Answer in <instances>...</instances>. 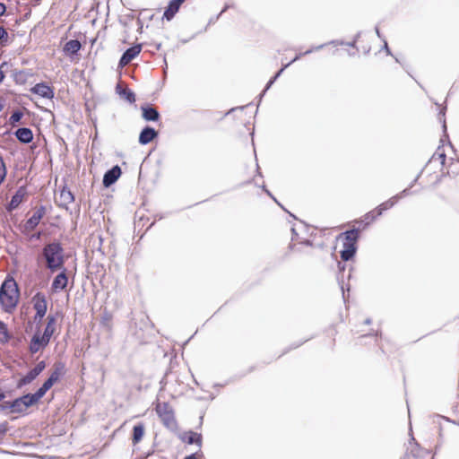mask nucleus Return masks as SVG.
<instances>
[{
  "label": "nucleus",
  "instance_id": "nucleus-51",
  "mask_svg": "<svg viewBox=\"0 0 459 459\" xmlns=\"http://www.w3.org/2000/svg\"><path fill=\"white\" fill-rule=\"evenodd\" d=\"M376 31H377V34L379 36V30H378V29H377V30H376Z\"/></svg>",
  "mask_w": 459,
  "mask_h": 459
},
{
  "label": "nucleus",
  "instance_id": "nucleus-12",
  "mask_svg": "<svg viewBox=\"0 0 459 459\" xmlns=\"http://www.w3.org/2000/svg\"><path fill=\"white\" fill-rule=\"evenodd\" d=\"M31 91L42 98L52 99L54 97V91L51 87L45 83H38L32 89Z\"/></svg>",
  "mask_w": 459,
  "mask_h": 459
},
{
  "label": "nucleus",
  "instance_id": "nucleus-35",
  "mask_svg": "<svg viewBox=\"0 0 459 459\" xmlns=\"http://www.w3.org/2000/svg\"><path fill=\"white\" fill-rule=\"evenodd\" d=\"M22 117V114L21 112H14L11 117H10V121L11 123L14 124V123H17L21 120Z\"/></svg>",
  "mask_w": 459,
  "mask_h": 459
},
{
  "label": "nucleus",
  "instance_id": "nucleus-49",
  "mask_svg": "<svg viewBox=\"0 0 459 459\" xmlns=\"http://www.w3.org/2000/svg\"><path fill=\"white\" fill-rule=\"evenodd\" d=\"M304 244H306L307 246H310L311 245V241L310 240H306V241H304Z\"/></svg>",
  "mask_w": 459,
  "mask_h": 459
},
{
  "label": "nucleus",
  "instance_id": "nucleus-3",
  "mask_svg": "<svg viewBox=\"0 0 459 459\" xmlns=\"http://www.w3.org/2000/svg\"><path fill=\"white\" fill-rule=\"evenodd\" d=\"M432 159L439 160L442 165H445L446 159L449 160H459L455 145H438Z\"/></svg>",
  "mask_w": 459,
  "mask_h": 459
},
{
  "label": "nucleus",
  "instance_id": "nucleus-11",
  "mask_svg": "<svg viewBox=\"0 0 459 459\" xmlns=\"http://www.w3.org/2000/svg\"><path fill=\"white\" fill-rule=\"evenodd\" d=\"M141 52V46L136 45L130 48H128L122 56L119 65L120 66H126L127 64H129L135 56L139 55Z\"/></svg>",
  "mask_w": 459,
  "mask_h": 459
},
{
  "label": "nucleus",
  "instance_id": "nucleus-42",
  "mask_svg": "<svg viewBox=\"0 0 459 459\" xmlns=\"http://www.w3.org/2000/svg\"><path fill=\"white\" fill-rule=\"evenodd\" d=\"M12 404V401H7V402H4L0 407H1V410H6V409H9L10 410V405Z\"/></svg>",
  "mask_w": 459,
  "mask_h": 459
},
{
  "label": "nucleus",
  "instance_id": "nucleus-47",
  "mask_svg": "<svg viewBox=\"0 0 459 459\" xmlns=\"http://www.w3.org/2000/svg\"><path fill=\"white\" fill-rule=\"evenodd\" d=\"M5 397L4 394L0 392V401H2Z\"/></svg>",
  "mask_w": 459,
  "mask_h": 459
},
{
  "label": "nucleus",
  "instance_id": "nucleus-32",
  "mask_svg": "<svg viewBox=\"0 0 459 459\" xmlns=\"http://www.w3.org/2000/svg\"><path fill=\"white\" fill-rule=\"evenodd\" d=\"M48 391L41 385L34 394H30L35 404L45 395Z\"/></svg>",
  "mask_w": 459,
  "mask_h": 459
},
{
  "label": "nucleus",
  "instance_id": "nucleus-14",
  "mask_svg": "<svg viewBox=\"0 0 459 459\" xmlns=\"http://www.w3.org/2000/svg\"><path fill=\"white\" fill-rule=\"evenodd\" d=\"M26 195V191L23 187H20L15 194L12 196L10 203L7 205V210L12 212L16 209L20 204L22 202L24 196Z\"/></svg>",
  "mask_w": 459,
  "mask_h": 459
},
{
  "label": "nucleus",
  "instance_id": "nucleus-26",
  "mask_svg": "<svg viewBox=\"0 0 459 459\" xmlns=\"http://www.w3.org/2000/svg\"><path fill=\"white\" fill-rule=\"evenodd\" d=\"M143 434H144V426L142 423L134 426L133 437H132L133 443L134 444L139 443L142 440Z\"/></svg>",
  "mask_w": 459,
  "mask_h": 459
},
{
  "label": "nucleus",
  "instance_id": "nucleus-48",
  "mask_svg": "<svg viewBox=\"0 0 459 459\" xmlns=\"http://www.w3.org/2000/svg\"><path fill=\"white\" fill-rule=\"evenodd\" d=\"M385 48L386 52L389 54V49H388L386 41H385Z\"/></svg>",
  "mask_w": 459,
  "mask_h": 459
},
{
  "label": "nucleus",
  "instance_id": "nucleus-55",
  "mask_svg": "<svg viewBox=\"0 0 459 459\" xmlns=\"http://www.w3.org/2000/svg\"><path fill=\"white\" fill-rule=\"evenodd\" d=\"M0 160H2V158L0 157Z\"/></svg>",
  "mask_w": 459,
  "mask_h": 459
},
{
  "label": "nucleus",
  "instance_id": "nucleus-22",
  "mask_svg": "<svg viewBox=\"0 0 459 459\" xmlns=\"http://www.w3.org/2000/svg\"><path fill=\"white\" fill-rule=\"evenodd\" d=\"M65 374V364L62 362H56L54 365V369L51 372L49 378L56 383Z\"/></svg>",
  "mask_w": 459,
  "mask_h": 459
},
{
  "label": "nucleus",
  "instance_id": "nucleus-21",
  "mask_svg": "<svg viewBox=\"0 0 459 459\" xmlns=\"http://www.w3.org/2000/svg\"><path fill=\"white\" fill-rule=\"evenodd\" d=\"M116 91L119 96L126 99L128 102L133 103L135 101L134 93L128 89L122 88L120 84L117 85Z\"/></svg>",
  "mask_w": 459,
  "mask_h": 459
},
{
  "label": "nucleus",
  "instance_id": "nucleus-6",
  "mask_svg": "<svg viewBox=\"0 0 459 459\" xmlns=\"http://www.w3.org/2000/svg\"><path fill=\"white\" fill-rule=\"evenodd\" d=\"M32 303L36 311L35 319L41 320L48 309L45 295L41 292H37L32 298Z\"/></svg>",
  "mask_w": 459,
  "mask_h": 459
},
{
  "label": "nucleus",
  "instance_id": "nucleus-27",
  "mask_svg": "<svg viewBox=\"0 0 459 459\" xmlns=\"http://www.w3.org/2000/svg\"><path fill=\"white\" fill-rule=\"evenodd\" d=\"M81 47V43L78 40L72 39L66 42L64 51L67 54H75L80 50Z\"/></svg>",
  "mask_w": 459,
  "mask_h": 459
},
{
  "label": "nucleus",
  "instance_id": "nucleus-52",
  "mask_svg": "<svg viewBox=\"0 0 459 459\" xmlns=\"http://www.w3.org/2000/svg\"><path fill=\"white\" fill-rule=\"evenodd\" d=\"M310 52H311V50H307V51L305 52V54H308Z\"/></svg>",
  "mask_w": 459,
  "mask_h": 459
},
{
  "label": "nucleus",
  "instance_id": "nucleus-28",
  "mask_svg": "<svg viewBox=\"0 0 459 459\" xmlns=\"http://www.w3.org/2000/svg\"><path fill=\"white\" fill-rule=\"evenodd\" d=\"M344 235V242L343 243H353L354 245H357V240L359 238V230L358 229H352L350 230H347L343 233Z\"/></svg>",
  "mask_w": 459,
  "mask_h": 459
},
{
  "label": "nucleus",
  "instance_id": "nucleus-36",
  "mask_svg": "<svg viewBox=\"0 0 459 459\" xmlns=\"http://www.w3.org/2000/svg\"><path fill=\"white\" fill-rule=\"evenodd\" d=\"M289 65H290V63H289V64H287V65H284V67H283V68H281V69L277 73V74H276V75H275V76H274V77H273V79H272V80L267 83L266 88H265V91H266V90H268V89L272 86V84H273V82L276 80V78H277L279 75H281V74L282 73V71H283V70H284V69H285Z\"/></svg>",
  "mask_w": 459,
  "mask_h": 459
},
{
  "label": "nucleus",
  "instance_id": "nucleus-10",
  "mask_svg": "<svg viewBox=\"0 0 459 459\" xmlns=\"http://www.w3.org/2000/svg\"><path fill=\"white\" fill-rule=\"evenodd\" d=\"M46 213L45 206H39L33 215L26 221L25 228L28 230H33L39 223L40 220Z\"/></svg>",
  "mask_w": 459,
  "mask_h": 459
},
{
  "label": "nucleus",
  "instance_id": "nucleus-37",
  "mask_svg": "<svg viewBox=\"0 0 459 459\" xmlns=\"http://www.w3.org/2000/svg\"><path fill=\"white\" fill-rule=\"evenodd\" d=\"M5 177V169L3 160H0V184L4 181Z\"/></svg>",
  "mask_w": 459,
  "mask_h": 459
},
{
  "label": "nucleus",
  "instance_id": "nucleus-40",
  "mask_svg": "<svg viewBox=\"0 0 459 459\" xmlns=\"http://www.w3.org/2000/svg\"><path fill=\"white\" fill-rule=\"evenodd\" d=\"M8 429L7 422H3L0 424V437H3Z\"/></svg>",
  "mask_w": 459,
  "mask_h": 459
},
{
  "label": "nucleus",
  "instance_id": "nucleus-1",
  "mask_svg": "<svg viewBox=\"0 0 459 459\" xmlns=\"http://www.w3.org/2000/svg\"><path fill=\"white\" fill-rule=\"evenodd\" d=\"M42 255L46 261V266L51 272H56L64 266V250L58 242L47 244L43 250Z\"/></svg>",
  "mask_w": 459,
  "mask_h": 459
},
{
  "label": "nucleus",
  "instance_id": "nucleus-38",
  "mask_svg": "<svg viewBox=\"0 0 459 459\" xmlns=\"http://www.w3.org/2000/svg\"><path fill=\"white\" fill-rule=\"evenodd\" d=\"M8 39V33L3 27H0V40L6 42Z\"/></svg>",
  "mask_w": 459,
  "mask_h": 459
},
{
  "label": "nucleus",
  "instance_id": "nucleus-23",
  "mask_svg": "<svg viewBox=\"0 0 459 459\" xmlns=\"http://www.w3.org/2000/svg\"><path fill=\"white\" fill-rule=\"evenodd\" d=\"M65 374V364L62 362H56L54 365V369L51 372L49 378L56 383Z\"/></svg>",
  "mask_w": 459,
  "mask_h": 459
},
{
  "label": "nucleus",
  "instance_id": "nucleus-31",
  "mask_svg": "<svg viewBox=\"0 0 459 459\" xmlns=\"http://www.w3.org/2000/svg\"><path fill=\"white\" fill-rule=\"evenodd\" d=\"M10 335L8 333V330L6 325L0 320V342L5 343L9 341Z\"/></svg>",
  "mask_w": 459,
  "mask_h": 459
},
{
  "label": "nucleus",
  "instance_id": "nucleus-16",
  "mask_svg": "<svg viewBox=\"0 0 459 459\" xmlns=\"http://www.w3.org/2000/svg\"><path fill=\"white\" fill-rule=\"evenodd\" d=\"M357 245L353 243H343V249L341 251V258L343 261H349L355 255Z\"/></svg>",
  "mask_w": 459,
  "mask_h": 459
},
{
  "label": "nucleus",
  "instance_id": "nucleus-29",
  "mask_svg": "<svg viewBox=\"0 0 459 459\" xmlns=\"http://www.w3.org/2000/svg\"><path fill=\"white\" fill-rule=\"evenodd\" d=\"M39 375L33 370H30L26 376L22 377L17 384V387H22L23 385H26L30 383H31Z\"/></svg>",
  "mask_w": 459,
  "mask_h": 459
},
{
  "label": "nucleus",
  "instance_id": "nucleus-19",
  "mask_svg": "<svg viewBox=\"0 0 459 459\" xmlns=\"http://www.w3.org/2000/svg\"><path fill=\"white\" fill-rule=\"evenodd\" d=\"M16 138L22 143H29L32 140V132L29 128H20L15 132Z\"/></svg>",
  "mask_w": 459,
  "mask_h": 459
},
{
  "label": "nucleus",
  "instance_id": "nucleus-41",
  "mask_svg": "<svg viewBox=\"0 0 459 459\" xmlns=\"http://www.w3.org/2000/svg\"><path fill=\"white\" fill-rule=\"evenodd\" d=\"M7 64L6 63H3L2 65L0 66V82H2V81L4 80V71H3V68L4 66H6Z\"/></svg>",
  "mask_w": 459,
  "mask_h": 459
},
{
  "label": "nucleus",
  "instance_id": "nucleus-25",
  "mask_svg": "<svg viewBox=\"0 0 459 459\" xmlns=\"http://www.w3.org/2000/svg\"><path fill=\"white\" fill-rule=\"evenodd\" d=\"M143 117L147 121H156L159 117L158 111L151 107H143Z\"/></svg>",
  "mask_w": 459,
  "mask_h": 459
},
{
  "label": "nucleus",
  "instance_id": "nucleus-15",
  "mask_svg": "<svg viewBox=\"0 0 459 459\" xmlns=\"http://www.w3.org/2000/svg\"><path fill=\"white\" fill-rule=\"evenodd\" d=\"M68 278L65 271L58 273L53 280L52 289L54 290H64L67 286Z\"/></svg>",
  "mask_w": 459,
  "mask_h": 459
},
{
  "label": "nucleus",
  "instance_id": "nucleus-46",
  "mask_svg": "<svg viewBox=\"0 0 459 459\" xmlns=\"http://www.w3.org/2000/svg\"><path fill=\"white\" fill-rule=\"evenodd\" d=\"M364 324H365V325H370V324H371V319H370V318H367V319L364 321Z\"/></svg>",
  "mask_w": 459,
  "mask_h": 459
},
{
  "label": "nucleus",
  "instance_id": "nucleus-13",
  "mask_svg": "<svg viewBox=\"0 0 459 459\" xmlns=\"http://www.w3.org/2000/svg\"><path fill=\"white\" fill-rule=\"evenodd\" d=\"M74 195L72 194V192L69 189L64 187L60 191L59 196L56 198V203L60 207L66 208L69 204L74 202Z\"/></svg>",
  "mask_w": 459,
  "mask_h": 459
},
{
  "label": "nucleus",
  "instance_id": "nucleus-50",
  "mask_svg": "<svg viewBox=\"0 0 459 459\" xmlns=\"http://www.w3.org/2000/svg\"><path fill=\"white\" fill-rule=\"evenodd\" d=\"M299 56H297L292 60V62H294V61L298 60V59L299 58Z\"/></svg>",
  "mask_w": 459,
  "mask_h": 459
},
{
  "label": "nucleus",
  "instance_id": "nucleus-44",
  "mask_svg": "<svg viewBox=\"0 0 459 459\" xmlns=\"http://www.w3.org/2000/svg\"><path fill=\"white\" fill-rule=\"evenodd\" d=\"M5 10H6L5 5L4 4L0 3V16L4 13Z\"/></svg>",
  "mask_w": 459,
  "mask_h": 459
},
{
  "label": "nucleus",
  "instance_id": "nucleus-54",
  "mask_svg": "<svg viewBox=\"0 0 459 459\" xmlns=\"http://www.w3.org/2000/svg\"><path fill=\"white\" fill-rule=\"evenodd\" d=\"M2 108H3V106L0 104V111L2 110Z\"/></svg>",
  "mask_w": 459,
  "mask_h": 459
},
{
  "label": "nucleus",
  "instance_id": "nucleus-24",
  "mask_svg": "<svg viewBox=\"0 0 459 459\" xmlns=\"http://www.w3.org/2000/svg\"><path fill=\"white\" fill-rule=\"evenodd\" d=\"M65 374V364L62 362H56L54 365V369L51 372L49 378L56 383Z\"/></svg>",
  "mask_w": 459,
  "mask_h": 459
},
{
  "label": "nucleus",
  "instance_id": "nucleus-30",
  "mask_svg": "<svg viewBox=\"0 0 459 459\" xmlns=\"http://www.w3.org/2000/svg\"><path fill=\"white\" fill-rule=\"evenodd\" d=\"M187 444H196L198 446L202 445V435L196 432H189L186 439Z\"/></svg>",
  "mask_w": 459,
  "mask_h": 459
},
{
  "label": "nucleus",
  "instance_id": "nucleus-33",
  "mask_svg": "<svg viewBox=\"0 0 459 459\" xmlns=\"http://www.w3.org/2000/svg\"><path fill=\"white\" fill-rule=\"evenodd\" d=\"M378 216L379 215H377V212L376 211V209L366 213L364 216L366 225H368L370 222L374 221Z\"/></svg>",
  "mask_w": 459,
  "mask_h": 459
},
{
  "label": "nucleus",
  "instance_id": "nucleus-5",
  "mask_svg": "<svg viewBox=\"0 0 459 459\" xmlns=\"http://www.w3.org/2000/svg\"><path fill=\"white\" fill-rule=\"evenodd\" d=\"M34 404L30 394H27L12 401L10 411L13 413H22Z\"/></svg>",
  "mask_w": 459,
  "mask_h": 459
},
{
  "label": "nucleus",
  "instance_id": "nucleus-43",
  "mask_svg": "<svg viewBox=\"0 0 459 459\" xmlns=\"http://www.w3.org/2000/svg\"><path fill=\"white\" fill-rule=\"evenodd\" d=\"M261 186L263 187L264 191V192H265V193H266L270 197H272V198H273L276 203H278V202H277V200L273 196V195L271 194V192H270L268 189H266V188H265V186H264V184H263Z\"/></svg>",
  "mask_w": 459,
  "mask_h": 459
},
{
  "label": "nucleus",
  "instance_id": "nucleus-2",
  "mask_svg": "<svg viewBox=\"0 0 459 459\" xmlns=\"http://www.w3.org/2000/svg\"><path fill=\"white\" fill-rule=\"evenodd\" d=\"M17 284L13 279L5 280L0 287V304L5 311L14 308L17 305Z\"/></svg>",
  "mask_w": 459,
  "mask_h": 459
},
{
  "label": "nucleus",
  "instance_id": "nucleus-8",
  "mask_svg": "<svg viewBox=\"0 0 459 459\" xmlns=\"http://www.w3.org/2000/svg\"><path fill=\"white\" fill-rule=\"evenodd\" d=\"M121 175V169L118 165H115L107 170L103 176L102 184L105 187H109L117 182Z\"/></svg>",
  "mask_w": 459,
  "mask_h": 459
},
{
  "label": "nucleus",
  "instance_id": "nucleus-34",
  "mask_svg": "<svg viewBox=\"0 0 459 459\" xmlns=\"http://www.w3.org/2000/svg\"><path fill=\"white\" fill-rule=\"evenodd\" d=\"M46 368V362L44 360L39 361L32 369L39 375Z\"/></svg>",
  "mask_w": 459,
  "mask_h": 459
},
{
  "label": "nucleus",
  "instance_id": "nucleus-18",
  "mask_svg": "<svg viewBox=\"0 0 459 459\" xmlns=\"http://www.w3.org/2000/svg\"><path fill=\"white\" fill-rule=\"evenodd\" d=\"M47 319L48 323L42 334L48 338V340L50 341L52 335L56 331V318L55 316L48 315Z\"/></svg>",
  "mask_w": 459,
  "mask_h": 459
},
{
  "label": "nucleus",
  "instance_id": "nucleus-45",
  "mask_svg": "<svg viewBox=\"0 0 459 459\" xmlns=\"http://www.w3.org/2000/svg\"><path fill=\"white\" fill-rule=\"evenodd\" d=\"M184 459H197L195 454L186 456Z\"/></svg>",
  "mask_w": 459,
  "mask_h": 459
},
{
  "label": "nucleus",
  "instance_id": "nucleus-4",
  "mask_svg": "<svg viewBox=\"0 0 459 459\" xmlns=\"http://www.w3.org/2000/svg\"><path fill=\"white\" fill-rule=\"evenodd\" d=\"M155 411L163 424L168 428H173L176 424L172 408L168 403H159Z\"/></svg>",
  "mask_w": 459,
  "mask_h": 459
},
{
  "label": "nucleus",
  "instance_id": "nucleus-17",
  "mask_svg": "<svg viewBox=\"0 0 459 459\" xmlns=\"http://www.w3.org/2000/svg\"><path fill=\"white\" fill-rule=\"evenodd\" d=\"M184 1L185 0H172L166 9L163 17L168 21L171 20Z\"/></svg>",
  "mask_w": 459,
  "mask_h": 459
},
{
  "label": "nucleus",
  "instance_id": "nucleus-9",
  "mask_svg": "<svg viewBox=\"0 0 459 459\" xmlns=\"http://www.w3.org/2000/svg\"><path fill=\"white\" fill-rule=\"evenodd\" d=\"M407 195H409V188L403 190L400 194L391 197L387 201L379 204L376 208V211L377 212V215H382L385 211L392 208L397 203V201L399 199L403 198V196H405Z\"/></svg>",
  "mask_w": 459,
  "mask_h": 459
},
{
  "label": "nucleus",
  "instance_id": "nucleus-53",
  "mask_svg": "<svg viewBox=\"0 0 459 459\" xmlns=\"http://www.w3.org/2000/svg\"><path fill=\"white\" fill-rule=\"evenodd\" d=\"M36 146H37L36 144L31 145V149H34V147H36Z\"/></svg>",
  "mask_w": 459,
  "mask_h": 459
},
{
  "label": "nucleus",
  "instance_id": "nucleus-39",
  "mask_svg": "<svg viewBox=\"0 0 459 459\" xmlns=\"http://www.w3.org/2000/svg\"><path fill=\"white\" fill-rule=\"evenodd\" d=\"M55 383L52 381V379H50L49 377L43 383L42 386L44 387V389H46L47 391H48L54 385Z\"/></svg>",
  "mask_w": 459,
  "mask_h": 459
},
{
  "label": "nucleus",
  "instance_id": "nucleus-7",
  "mask_svg": "<svg viewBox=\"0 0 459 459\" xmlns=\"http://www.w3.org/2000/svg\"><path fill=\"white\" fill-rule=\"evenodd\" d=\"M48 343V338L41 334L39 331H37L30 340V351L31 353H36L45 348Z\"/></svg>",
  "mask_w": 459,
  "mask_h": 459
},
{
  "label": "nucleus",
  "instance_id": "nucleus-20",
  "mask_svg": "<svg viewBox=\"0 0 459 459\" xmlns=\"http://www.w3.org/2000/svg\"><path fill=\"white\" fill-rule=\"evenodd\" d=\"M156 134H157V133L154 129L146 127L145 129L143 130V132L141 133V134L139 136L140 143H150L151 141H152L155 138Z\"/></svg>",
  "mask_w": 459,
  "mask_h": 459
}]
</instances>
